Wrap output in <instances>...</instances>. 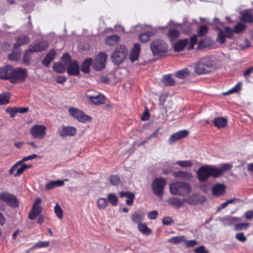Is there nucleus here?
<instances>
[{
	"instance_id": "nucleus-1",
	"label": "nucleus",
	"mask_w": 253,
	"mask_h": 253,
	"mask_svg": "<svg viewBox=\"0 0 253 253\" xmlns=\"http://www.w3.org/2000/svg\"><path fill=\"white\" fill-rule=\"evenodd\" d=\"M231 168V165L228 164L221 165L218 168L211 165L204 166L201 167L197 170L198 178L200 182L205 181L211 176H220L223 172L230 169Z\"/></svg>"
},
{
	"instance_id": "nucleus-2",
	"label": "nucleus",
	"mask_w": 253,
	"mask_h": 253,
	"mask_svg": "<svg viewBox=\"0 0 253 253\" xmlns=\"http://www.w3.org/2000/svg\"><path fill=\"white\" fill-rule=\"evenodd\" d=\"M48 45V42L46 41H42L36 42L33 44L30 45L29 49L26 51L23 58V63L26 65H29L30 64L31 59V53L41 52L46 49Z\"/></svg>"
},
{
	"instance_id": "nucleus-3",
	"label": "nucleus",
	"mask_w": 253,
	"mask_h": 253,
	"mask_svg": "<svg viewBox=\"0 0 253 253\" xmlns=\"http://www.w3.org/2000/svg\"><path fill=\"white\" fill-rule=\"evenodd\" d=\"M170 193L174 195L186 196L192 190L190 184L185 182L176 181L169 185Z\"/></svg>"
},
{
	"instance_id": "nucleus-4",
	"label": "nucleus",
	"mask_w": 253,
	"mask_h": 253,
	"mask_svg": "<svg viewBox=\"0 0 253 253\" xmlns=\"http://www.w3.org/2000/svg\"><path fill=\"white\" fill-rule=\"evenodd\" d=\"M62 62L65 64L69 75L76 76L80 74L79 66L76 60H71V56L67 53L62 56Z\"/></svg>"
},
{
	"instance_id": "nucleus-5",
	"label": "nucleus",
	"mask_w": 253,
	"mask_h": 253,
	"mask_svg": "<svg viewBox=\"0 0 253 253\" xmlns=\"http://www.w3.org/2000/svg\"><path fill=\"white\" fill-rule=\"evenodd\" d=\"M128 51L125 46L120 44L118 45L112 53L111 58L115 65H120L125 60Z\"/></svg>"
},
{
	"instance_id": "nucleus-6",
	"label": "nucleus",
	"mask_w": 253,
	"mask_h": 253,
	"mask_svg": "<svg viewBox=\"0 0 253 253\" xmlns=\"http://www.w3.org/2000/svg\"><path fill=\"white\" fill-rule=\"evenodd\" d=\"M213 64L209 58H204L199 60L195 66V72L199 74H207L211 71Z\"/></svg>"
},
{
	"instance_id": "nucleus-7",
	"label": "nucleus",
	"mask_w": 253,
	"mask_h": 253,
	"mask_svg": "<svg viewBox=\"0 0 253 253\" xmlns=\"http://www.w3.org/2000/svg\"><path fill=\"white\" fill-rule=\"evenodd\" d=\"M166 185V180L162 177L156 178L153 181L151 186L154 194L157 197L162 196Z\"/></svg>"
},
{
	"instance_id": "nucleus-8",
	"label": "nucleus",
	"mask_w": 253,
	"mask_h": 253,
	"mask_svg": "<svg viewBox=\"0 0 253 253\" xmlns=\"http://www.w3.org/2000/svg\"><path fill=\"white\" fill-rule=\"evenodd\" d=\"M151 50L154 55H160L168 51V46L163 41L157 40L150 44Z\"/></svg>"
},
{
	"instance_id": "nucleus-9",
	"label": "nucleus",
	"mask_w": 253,
	"mask_h": 253,
	"mask_svg": "<svg viewBox=\"0 0 253 253\" xmlns=\"http://www.w3.org/2000/svg\"><path fill=\"white\" fill-rule=\"evenodd\" d=\"M46 127L44 125H34L30 129V133L34 138L43 139L46 135Z\"/></svg>"
},
{
	"instance_id": "nucleus-10",
	"label": "nucleus",
	"mask_w": 253,
	"mask_h": 253,
	"mask_svg": "<svg viewBox=\"0 0 253 253\" xmlns=\"http://www.w3.org/2000/svg\"><path fill=\"white\" fill-rule=\"evenodd\" d=\"M69 112L74 118L82 123L90 122L91 120V118L85 114L83 111L75 107L69 108Z\"/></svg>"
},
{
	"instance_id": "nucleus-11",
	"label": "nucleus",
	"mask_w": 253,
	"mask_h": 253,
	"mask_svg": "<svg viewBox=\"0 0 253 253\" xmlns=\"http://www.w3.org/2000/svg\"><path fill=\"white\" fill-rule=\"evenodd\" d=\"M0 199L10 207L17 208L19 207V202L13 194L6 191L0 193Z\"/></svg>"
},
{
	"instance_id": "nucleus-12",
	"label": "nucleus",
	"mask_w": 253,
	"mask_h": 253,
	"mask_svg": "<svg viewBox=\"0 0 253 253\" xmlns=\"http://www.w3.org/2000/svg\"><path fill=\"white\" fill-rule=\"evenodd\" d=\"M11 76V82H22L25 80L27 75V72L26 69L18 68L14 69L12 67V74Z\"/></svg>"
},
{
	"instance_id": "nucleus-13",
	"label": "nucleus",
	"mask_w": 253,
	"mask_h": 253,
	"mask_svg": "<svg viewBox=\"0 0 253 253\" xmlns=\"http://www.w3.org/2000/svg\"><path fill=\"white\" fill-rule=\"evenodd\" d=\"M107 57V55L105 53H99L95 57L93 63V69L96 71H100L104 68Z\"/></svg>"
},
{
	"instance_id": "nucleus-14",
	"label": "nucleus",
	"mask_w": 253,
	"mask_h": 253,
	"mask_svg": "<svg viewBox=\"0 0 253 253\" xmlns=\"http://www.w3.org/2000/svg\"><path fill=\"white\" fill-rule=\"evenodd\" d=\"M233 34L232 29L229 27H225L224 30H219L216 41L220 44H223L225 42L226 38L229 39L232 38Z\"/></svg>"
},
{
	"instance_id": "nucleus-15",
	"label": "nucleus",
	"mask_w": 253,
	"mask_h": 253,
	"mask_svg": "<svg viewBox=\"0 0 253 253\" xmlns=\"http://www.w3.org/2000/svg\"><path fill=\"white\" fill-rule=\"evenodd\" d=\"M58 133L61 137L73 136L76 134L77 129L73 126H62L58 128Z\"/></svg>"
},
{
	"instance_id": "nucleus-16",
	"label": "nucleus",
	"mask_w": 253,
	"mask_h": 253,
	"mask_svg": "<svg viewBox=\"0 0 253 253\" xmlns=\"http://www.w3.org/2000/svg\"><path fill=\"white\" fill-rule=\"evenodd\" d=\"M184 202L188 203L190 205H192L194 203V201L191 200L190 197L181 200L179 198H172L169 199V204L171 205L172 207L179 208L181 207Z\"/></svg>"
},
{
	"instance_id": "nucleus-17",
	"label": "nucleus",
	"mask_w": 253,
	"mask_h": 253,
	"mask_svg": "<svg viewBox=\"0 0 253 253\" xmlns=\"http://www.w3.org/2000/svg\"><path fill=\"white\" fill-rule=\"evenodd\" d=\"M140 51V45L139 43H135L130 50L129 59L131 62H134L138 60Z\"/></svg>"
},
{
	"instance_id": "nucleus-18",
	"label": "nucleus",
	"mask_w": 253,
	"mask_h": 253,
	"mask_svg": "<svg viewBox=\"0 0 253 253\" xmlns=\"http://www.w3.org/2000/svg\"><path fill=\"white\" fill-rule=\"evenodd\" d=\"M225 185L221 183L215 184L211 188L212 194L215 197L222 195L225 192Z\"/></svg>"
},
{
	"instance_id": "nucleus-19",
	"label": "nucleus",
	"mask_w": 253,
	"mask_h": 253,
	"mask_svg": "<svg viewBox=\"0 0 253 253\" xmlns=\"http://www.w3.org/2000/svg\"><path fill=\"white\" fill-rule=\"evenodd\" d=\"M12 74V67L7 65L0 68V78L1 79H11Z\"/></svg>"
},
{
	"instance_id": "nucleus-20",
	"label": "nucleus",
	"mask_w": 253,
	"mask_h": 253,
	"mask_svg": "<svg viewBox=\"0 0 253 253\" xmlns=\"http://www.w3.org/2000/svg\"><path fill=\"white\" fill-rule=\"evenodd\" d=\"M188 131L186 130H181L173 134L169 138V142L172 144L176 142L177 140L185 137L188 134Z\"/></svg>"
},
{
	"instance_id": "nucleus-21",
	"label": "nucleus",
	"mask_w": 253,
	"mask_h": 253,
	"mask_svg": "<svg viewBox=\"0 0 253 253\" xmlns=\"http://www.w3.org/2000/svg\"><path fill=\"white\" fill-rule=\"evenodd\" d=\"M145 217V213L142 211H135L131 215V220L137 224L141 223Z\"/></svg>"
},
{
	"instance_id": "nucleus-22",
	"label": "nucleus",
	"mask_w": 253,
	"mask_h": 253,
	"mask_svg": "<svg viewBox=\"0 0 253 253\" xmlns=\"http://www.w3.org/2000/svg\"><path fill=\"white\" fill-rule=\"evenodd\" d=\"M90 101L95 105H100L105 103L104 96L99 93H95L94 97L90 96Z\"/></svg>"
},
{
	"instance_id": "nucleus-23",
	"label": "nucleus",
	"mask_w": 253,
	"mask_h": 253,
	"mask_svg": "<svg viewBox=\"0 0 253 253\" xmlns=\"http://www.w3.org/2000/svg\"><path fill=\"white\" fill-rule=\"evenodd\" d=\"M67 181V179L51 181L46 184L45 188L47 190H50L56 187H61L64 184V182Z\"/></svg>"
},
{
	"instance_id": "nucleus-24",
	"label": "nucleus",
	"mask_w": 253,
	"mask_h": 253,
	"mask_svg": "<svg viewBox=\"0 0 253 253\" xmlns=\"http://www.w3.org/2000/svg\"><path fill=\"white\" fill-rule=\"evenodd\" d=\"M56 52L53 49L50 50L43 59L42 63L46 67H48L51 62L54 59Z\"/></svg>"
},
{
	"instance_id": "nucleus-25",
	"label": "nucleus",
	"mask_w": 253,
	"mask_h": 253,
	"mask_svg": "<svg viewBox=\"0 0 253 253\" xmlns=\"http://www.w3.org/2000/svg\"><path fill=\"white\" fill-rule=\"evenodd\" d=\"M120 196L121 198L126 197L127 199L126 200V204L130 206L132 205L133 203V201L134 199V195L133 193L130 192H121L120 193Z\"/></svg>"
},
{
	"instance_id": "nucleus-26",
	"label": "nucleus",
	"mask_w": 253,
	"mask_h": 253,
	"mask_svg": "<svg viewBox=\"0 0 253 253\" xmlns=\"http://www.w3.org/2000/svg\"><path fill=\"white\" fill-rule=\"evenodd\" d=\"M93 64V60L91 58H88L84 60L81 66V71L83 73L87 74L90 71V67Z\"/></svg>"
},
{
	"instance_id": "nucleus-27",
	"label": "nucleus",
	"mask_w": 253,
	"mask_h": 253,
	"mask_svg": "<svg viewBox=\"0 0 253 253\" xmlns=\"http://www.w3.org/2000/svg\"><path fill=\"white\" fill-rule=\"evenodd\" d=\"M188 40L186 39L180 40L176 42L173 45V49L175 51L182 50L187 44Z\"/></svg>"
},
{
	"instance_id": "nucleus-28",
	"label": "nucleus",
	"mask_w": 253,
	"mask_h": 253,
	"mask_svg": "<svg viewBox=\"0 0 253 253\" xmlns=\"http://www.w3.org/2000/svg\"><path fill=\"white\" fill-rule=\"evenodd\" d=\"M120 38L117 35H112L107 37L105 42L109 45H115L120 41Z\"/></svg>"
},
{
	"instance_id": "nucleus-29",
	"label": "nucleus",
	"mask_w": 253,
	"mask_h": 253,
	"mask_svg": "<svg viewBox=\"0 0 253 253\" xmlns=\"http://www.w3.org/2000/svg\"><path fill=\"white\" fill-rule=\"evenodd\" d=\"M227 123L226 119L223 117H217L214 119L213 124L218 128L224 127Z\"/></svg>"
},
{
	"instance_id": "nucleus-30",
	"label": "nucleus",
	"mask_w": 253,
	"mask_h": 253,
	"mask_svg": "<svg viewBox=\"0 0 253 253\" xmlns=\"http://www.w3.org/2000/svg\"><path fill=\"white\" fill-rule=\"evenodd\" d=\"M42 203V200L40 198H37L35 200V202L33 204L32 208L31 210L39 215L42 212V207L40 206V204Z\"/></svg>"
},
{
	"instance_id": "nucleus-31",
	"label": "nucleus",
	"mask_w": 253,
	"mask_h": 253,
	"mask_svg": "<svg viewBox=\"0 0 253 253\" xmlns=\"http://www.w3.org/2000/svg\"><path fill=\"white\" fill-rule=\"evenodd\" d=\"M29 42V38L27 36H21L17 38V43L14 45V48H17L19 46L27 44Z\"/></svg>"
},
{
	"instance_id": "nucleus-32",
	"label": "nucleus",
	"mask_w": 253,
	"mask_h": 253,
	"mask_svg": "<svg viewBox=\"0 0 253 253\" xmlns=\"http://www.w3.org/2000/svg\"><path fill=\"white\" fill-rule=\"evenodd\" d=\"M241 20L246 22H253V16L250 10H246L242 12Z\"/></svg>"
},
{
	"instance_id": "nucleus-33",
	"label": "nucleus",
	"mask_w": 253,
	"mask_h": 253,
	"mask_svg": "<svg viewBox=\"0 0 253 253\" xmlns=\"http://www.w3.org/2000/svg\"><path fill=\"white\" fill-rule=\"evenodd\" d=\"M53 69L54 71L58 73H63L65 72L66 69V66L63 62L61 63H54L53 66Z\"/></svg>"
},
{
	"instance_id": "nucleus-34",
	"label": "nucleus",
	"mask_w": 253,
	"mask_h": 253,
	"mask_svg": "<svg viewBox=\"0 0 253 253\" xmlns=\"http://www.w3.org/2000/svg\"><path fill=\"white\" fill-rule=\"evenodd\" d=\"M138 230L143 234L148 235L152 232L151 230L149 228L146 224L144 223H140L138 224Z\"/></svg>"
},
{
	"instance_id": "nucleus-35",
	"label": "nucleus",
	"mask_w": 253,
	"mask_h": 253,
	"mask_svg": "<svg viewBox=\"0 0 253 253\" xmlns=\"http://www.w3.org/2000/svg\"><path fill=\"white\" fill-rule=\"evenodd\" d=\"M174 175L176 177H178L182 179H189L191 177V173L188 171H184L179 170L175 172Z\"/></svg>"
},
{
	"instance_id": "nucleus-36",
	"label": "nucleus",
	"mask_w": 253,
	"mask_h": 253,
	"mask_svg": "<svg viewBox=\"0 0 253 253\" xmlns=\"http://www.w3.org/2000/svg\"><path fill=\"white\" fill-rule=\"evenodd\" d=\"M190 75V72L186 68L182 69L178 71L175 76L180 79H183L187 78Z\"/></svg>"
},
{
	"instance_id": "nucleus-37",
	"label": "nucleus",
	"mask_w": 253,
	"mask_h": 253,
	"mask_svg": "<svg viewBox=\"0 0 253 253\" xmlns=\"http://www.w3.org/2000/svg\"><path fill=\"white\" fill-rule=\"evenodd\" d=\"M107 199L104 198H100L97 201V205L100 210L105 209L108 205Z\"/></svg>"
},
{
	"instance_id": "nucleus-38",
	"label": "nucleus",
	"mask_w": 253,
	"mask_h": 253,
	"mask_svg": "<svg viewBox=\"0 0 253 253\" xmlns=\"http://www.w3.org/2000/svg\"><path fill=\"white\" fill-rule=\"evenodd\" d=\"M10 94L8 92L0 93V105L9 103Z\"/></svg>"
},
{
	"instance_id": "nucleus-39",
	"label": "nucleus",
	"mask_w": 253,
	"mask_h": 253,
	"mask_svg": "<svg viewBox=\"0 0 253 253\" xmlns=\"http://www.w3.org/2000/svg\"><path fill=\"white\" fill-rule=\"evenodd\" d=\"M185 241V237L184 236H174L168 239V242L173 244H179Z\"/></svg>"
},
{
	"instance_id": "nucleus-40",
	"label": "nucleus",
	"mask_w": 253,
	"mask_h": 253,
	"mask_svg": "<svg viewBox=\"0 0 253 253\" xmlns=\"http://www.w3.org/2000/svg\"><path fill=\"white\" fill-rule=\"evenodd\" d=\"M107 201H109L113 206L118 205V199L116 195L113 193H109L107 195Z\"/></svg>"
},
{
	"instance_id": "nucleus-41",
	"label": "nucleus",
	"mask_w": 253,
	"mask_h": 253,
	"mask_svg": "<svg viewBox=\"0 0 253 253\" xmlns=\"http://www.w3.org/2000/svg\"><path fill=\"white\" fill-rule=\"evenodd\" d=\"M179 36V32L176 29H171L169 30L168 36L169 38L173 41L177 39Z\"/></svg>"
},
{
	"instance_id": "nucleus-42",
	"label": "nucleus",
	"mask_w": 253,
	"mask_h": 253,
	"mask_svg": "<svg viewBox=\"0 0 253 253\" xmlns=\"http://www.w3.org/2000/svg\"><path fill=\"white\" fill-rule=\"evenodd\" d=\"M162 82L166 86L172 85L174 84V80L169 75H166L163 77Z\"/></svg>"
},
{
	"instance_id": "nucleus-43",
	"label": "nucleus",
	"mask_w": 253,
	"mask_h": 253,
	"mask_svg": "<svg viewBox=\"0 0 253 253\" xmlns=\"http://www.w3.org/2000/svg\"><path fill=\"white\" fill-rule=\"evenodd\" d=\"M32 167V165H28L26 164L23 165L20 168H18L16 172L14 174L15 177L20 176L23 172L27 169L30 168Z\"/></svg>"
},
{
	"instance_id": "nucleus-44",
	"label": "nucleus",
	"mask_w": 253,
	"mask_h": 253,
	"mask_svg": "<svg viewBox=\"0 0 253 253\" xmlns=\"http://www.w3.org/2000/svg\"><path fill=\"white\" fill-rule=\"evenodd\" d=\"M175 164L182 168H189L193 166V163L190 160L177 161Z\"/></svg>"
},
{
	"instance_id": "nucleus-45",
	"label": "nucleus",
	"mask_w": 253,
	"mask_h": 253,
	"mask_svg": "<svg viewBox=\"0 0 253 253\" xmlns=\"http://www.w3.org/2000/svg\"><path fill=\"white\" fill-rule=\"evenodd\" d=\"M152 35V33L150 32L142 33L139 36V40L141 42H146L150 40V36Z\"/></svg>"
},
{
	"instance_id": "nucleus-46",
	"label": "nucleus",
	"mask_w": 253,
	"mask_h": 253,
	"mask_svg": "<svg viewBox=\"0 0 253 253\" xmlns=\"http://www.w3.org/2000/svg\"><path fill=\"white\" fill-rule=\"evenodd\" d=\"M246 28L245 24L239 22L237 23L234 27V30H233V33H239L244 30Z\"/></svg>"
},
{
	"instance_id": "nucleus-47",
	"label": "nucleus",
	"mask_w": 253,
	"mask_h": 253,
	"mask_svg": "<svg viewBox=\"0 0 253 253\" xmlns=\"http://www.w3.org/2000/svg\"><path fill=\"white\" fill-rule=\"evenodd\" d=\"M54 212L56 216L60 219H62L63 217V210L59 206L58 203H56L54 207Z\"/></svg>"
},
{
	"instance_id": "nucleus-48",
	"label": "nucleus",
	"mask_w": 253,
	"mask_h": 253,
	"mask_svg": "<svg viewBox=\"0 0 253 253\" xmlns=\"http://www.w3.org/2000/svg\"><path fill=\"white\" fill-rule=\"evenodd\" d=\"M208 27L206 25L200 26L198 31V35L200 37L205 35L208 33Z\"/></svg>"
},
{
	"instance_id": "nucleus-49",
	"label": "nucleus",
	"mask_w": 253,
	"mask_h": 253,
	"mask_svg": "<svg viewBox=\"0 0 253 253\" xmlns=\"http://www.w3.org/2000/svg\"><path fill=\"white\" fill-rule=\"evenodd\" d=\"M198 41V36L196 35H193L190 39V45L188 47L189 50H191L194 48V45L197 43Z\"/></svg>"
},
{
	"instance_id": "nucleus-50",
	"label": "nucleus",
	"mask_w": 253,
	"mask_h": 253,
	"mask_svg": "<svg viewBox=\"0 0 253 253\" xmlns=\"http://www.w3.org/2000/svg\"><path fill=\"white\" fill-rule=\"evenodd\" d=\"M249 226V224L248 223H243L236 224L235 226V230L240 231L242 230H245Z\"/></svg>"
},
{
	"instance_id": "nucleus-51",
	"label": "nucleus",
	"mask_w": 253,
	"mask_h": 253,
	"mask_svg": "<svg viewBox=\"0 0 253 253\" xmlns=\"http://www.w3.org/2000/svg\"><path fill=\"white\" fill-rule=\"evenodd\" d=\"M241 83H238L235 86L231 89H229L227 92L224 93V94L227 95L231 93H235L239 90L241 88Z\"/></svg>"
},
{
	"instance_id": "nucleus-52",
	"label": "nucleus",
	"mask_w": 253,
	"mask_h": 253,
	"mask_svg": "<svg viewBox=\"0 0 253 253\" xmlns=\"http://www.w3.org/2000/svg\"><path fill=\"white\" fill-rule=\"evenodd\" d=\"M184 242L185 246L187 248L193 247L198 244V242L195 240H186L185 239Z\"/></svg>"
},
{
	"instance_id": "nucleus-53",
	"label": "nucleus",
	"mask_w": 253,
	"mask_h": 253,
	"mask_svg": "<svg viewBox=\"0 0 253 253\" xmlns=\"http://www.w3.org/2000/svg\"><path fill=\"white\" fill-rule=\"evenodd\" d=\"M5 111L6 113L9 114L10 117L11 118H14L16 114L17 113V108L15 107L7 108H6Z\"/></svg>"
},
{
	"instance_id": "nucleus-54",
	"label": "nucleus",
	"mask_w": 253,
	"mask_h": 253,
	"mask_svg": "<svg viewBox=\"0 0 253 253\" xmlns=\"http://www.w3.org/2000/svg\"><path fill=\"white\" fill-rule=\"evenodd\" d=\"M110 181L113 185H117L120 183V178L117 175H111L110 177Z\"/></svg>"
},
{
	"instance_id": "nucleus-55",
	"label": "nucleus",
	"mask_w": 253,
	"mask_h": 253,
	"mask_svg": "<svg viewBox=\"0 0 253 253\" xmlns=\"http://www.w3.org/2000/svg\"><path fill=\"white\" fill-rule=\"evenodd\" d=\"M37 157H38V155L37 154H34L29 155L28 157H23L22 158V159L21 160L18 161V162H20V164L21 165L22 163H23L28 160H32V159H35Z\"/></svg>"
},
{
	"instance_id": "nucleus-56",
	"label": "nucleus",
	"mask_w": 253,
	"mask_h": 253,
	"mask_svg": "<svg viewBox=\"0 0 253 253\" xmlns=\"http://www.w3.org/2000/svg\"><path fill=\"white\" fill-rule=\"evenodd\" d=\"M236 239L241 242H244L246 241L247 238L244 236L243 232L238 233L235 236Z\"/></svg>"
},
{
	"instance_id": "nucleus-57",
	"label": "nucleus",
	"mask_w": 253,
	"mask_h": 253,
	"mask_svg": "<svg viewBox=\"0 0 253 253\" xmlns=\"http://www.w3.org/2000/svg\"><path fill=\"white\" fill-rule=\"evenodd\" d=\"M173 222V219L172 217L166 216L164 217L162 219V222L164 225H170Z\"/></svg>"
},
{
	"instance_id": "nucleus-58",
	"label": "nucleus",
	"mask_w": 253,
	"mask_h": 253,
	"mask_svg": "<svg viewBox=\"0 0 253 253\" xmlns=\"http://www.w3.org/2000/svg\"><path fill=\"white\" fill-rule=\"evenodd\" d=\"M158 214V212L156 211H153L147 213V216L149 219L153 220L157 218Z\"/></svg>"
},
{
	"instance_id": "nucleus-59",
	"label": "nucleus",
	"mask_w": 253,
	"mask_h": 253,
	"mask_svg": "<svg viewBox=\"0 0 253 253\" xmlns=\"http://www.w3.org/2000/svg\"><path fill=\"white\" fill-rule=\"evenodd\" d=\"M195 253H208V251L206 250L204 246H201L194 249Z\"/></svg>"
},
{
	"instance_id": "nucleus-60",
	"label": "nucleus",
	"mask_w": 253,
	"mask_h": 253,
	"mask_svg": "<svg viewBox=\"0 0 253 253\" xmlns=\"http://www.w3.org/2000/svg\"><path fill=\"white\" fill-rule=\"evenodd\" d=\"M95 93H98V92L93 89L88 90L86 92V93H85V95H86L87 99L90 101V97H89V96L94 97L95 96Z\"/></svg>"
},
{
	"instance_id": "nucleus-61",
	"label": "nucleus",
	"mask_w": 253,
	"mask_h": 253,
	"mask_svg": "<svg viewBox=\"0 0 253 253\" xmlns=\"http://www.w3.org/2000/svg\"><path fill=\"white\" fill-rule=\"evenodd\" d=\"M20 162H17L12 167V168L9 169V174H13L15 173L14 171H15L16 169L18 167L20 166Z\"/></svg>"
},
{
	"instance_id": "nucleus-62",
	"label": "nucleus",
	"mask_w": 253,
	"mask_h": 253,
	"mask_svg": "<svg viewBox=\"0 0 253 253\" xmlns=\"http://www.w3.org/2000/svg\"><path fill=\"white\" fill-rule=\"evenodd\" d=\"M253 71V66L247 69L246 71H244L243 75L245 78H248V76L250 75L251 73H252Z\"/></svg>"
},
{
	"instance_id": "nucleus-63",
	"label": "nucleus",
	"mask_w": 253,
	"mask_h": 253,
	"mask_svg": "<svg viewBox=\"0 0 253 253\" xmlns=\"http://www.w3.org/2000/svg\"><path fill=\"white\" fill-rule=\"evenodd\" d=\"M55 80L57 83L63 84L66 82V78L64 76H57Z\"/></svg>"
},
{
	"instance_id": "nucleus-64",
	"label": "nucleus",
	"mask_w": 253,
	"mask_h": 253,
	"mask_svg": "<svg viewBox=\"0 0 253 253\" xmlns=\"http://www.w3.org/2000/svg\"><path fill=\"white\" fill-rule=\"evenodd\" d=\"M149 119V113L148 110H146L141 117V120L143 121L148 120Z\"/></svg>"
}]
</instances>
